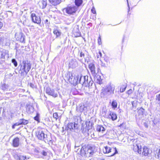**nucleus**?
I'll list each match as a JSON object with an SVG mask.
<instances>
[{"label":"nucleus","mask_w":160,"mask_h":160,"mask_svg":"<svg viewBox=\"0 0 160 160\" xmlns=\"http://www.w3.org/2000/svg\"><path fill=\"white\" fill-rule=\"evenodd\" d=\"M99 55L100 57H102V54L101 52H100V51L99 52ZM98 58H99V55H98Z\"/></svg>","instance_id":"nucleus-54"},{"label":"nucleus","mask_w":160,"mask_h":160,"mask_svg":"<svg viewBox=\"0 0 160 160\" xmlns=\"http://www.w3.org/2000/svg\"><path fill=\"white\" fill-rule=\"evenodd\" d=\"M75 5L77 7L80 6L82 3V0H75Z\"/></svg>","instance_id":"nucleus-27"},{"label":"nucleus","mask_w":160,"mask_h":160,"mask_svg":"<svg viewBox=\"0 0 160 160\" xmlns=\"http://www.w3.org/2000/svg\"><path fill=\"white\" fill-rule=\"evenodd\" d=\"M12 62L13 64V65H14V66L15 67H16L17 66L18 63H17V62L16 60L15 59H12Z\"/></svg>","instance_id":"nucleus-34"},{"label":"nucleus","mask_w":160,"mask_h":160,"mask_svg":"<svg viewBox=\"0 0 160 160\" xmlns=\"http://www.w3.org/2000/svg\"><path fill=\"white\" fill-rule=\"evenodd\" d=\"M29 158H28V159H29Z\"/></svg>","instance_id":"nucleus-64"},{"label":"nucleus","mask_w":160,"mask_h":160,"mask_svg":"<svg viewBox=\"0 0 160 160\" xmlns=\"http://www.w3.org/2000/svg\"><path fill=\"white\" fill-rule=\"evenodd\" d=\"M148 149L146 147H144L143 148V151L142 152V154L145 156H148Z\"/></svg>","instance_id":"nucleus-25"},{"label":"nucleus","mask_w":160,"mask_h":160,"mask_svg":"<svg viewBox=\"0 0 160 160\" xmlns=\"http://www.w3.org/2000/svg\"><path fill=\"white\" fill-rule=\"evenodd\" d=\"M39 114L38 113H37L36 116L34 117V120L38 122H39Z\"/></svg>","instance_id":"nucleus-33"},{"label":"nucleus","mask_w":160,"mask_h":160,"mask_svg":"<svg viewBox=\"0 0 160 160\" xmlns=\"http://www.w3.org/2000/svg\"><path fill=\"white\" fill-rule=\"evenodd\" d=\"M73 78L72 75V74H71L70 75V74L69 75V78H68V79L71 78Z\"/></svg>","instance_id":"nucleus-52"},{"label":"nucleus","mask_w":160,"mask_h":160,"mask_svg":"<svg viewBox=\"0 0 160 160\" xmlns=\"http://www.w3.org/2000/svg\"><path fill=\"white\" fill-rule=\"evenodd\" d=\"M145 110L142 108H140L138 111V116L139 118H142L144 116V113Z\"/></svg>","instance_id":"nucleus-16"},{"label":"nucleus","mask_w":160,"mask_h":160,"mask_svg":"<svg viewBox=\"0 0 160 160\" xmlns=\"http://www.w3.org/2000/svg\"><path fill=\"white\" fill-rule=\"evenodd\" d=\"M132 107H135L136 106V102L135 101L132 102Z\"/></svg>","instance_id":"nucleus-46"},{"label":"nucleus","mask_w":160,"mask_h":160,"mask_svg":"<svg viewBox=\"0 0 160 160\" xmlns=\"http://www.w3.org/2000/svg\"><path fill=\"white\" fill-rule=\"evenodd\" d=\"M32 21L37 24L41 23V20L40 17L37 15H36L35 13H32L31 14V16Z\"/></svg>","instance_id":"nucleus-9"},{"label":"nucleus","mask_w":160,"mask_h":160,"mask_svg":"<svg viewBox=\"0 0 160 160\" xmlns=\"http://www.w3.org/2000/svg\"><path fill=\"white\" fill-rule=\"evenodd\" d=\"M19 125V124L18 122L16 123H15V124H14L13 125H12V128L13 129H14V128H15V127L16 126H18Z\"/></svg>","instance_id":"nucleus-43"},{"label":"nucleus","mask_w":160,"mask_h":160,"mask_svg":"<svg viewBox=\"0 0 160 160\" xmlns=\"http://www.w3.org/2000/svg\"><path fill=\"white\" fill-rule=\"evenodd\" d=\"M31 64L30 62L27 60H23L22 62L19 65L20 69L19 72L22 75H27L31 68Z\"/></svg>","instance_id":"nucleus-1"},{"label":"nucleus","mask_w":160,"mask_h":160,"mask_svg":"<svg viewBox=\"0 0 160 160\" xmlns=\"http://www.w3.org/2000/svg\"><path fill=\"white\" fill-rule=\"evenodd\" d=\"M111 105L112 108H116L117 106V103L116 102L115 100L112 101Z\"/></svg>","instance_id":"nucleus-30"},{"label":"nucleus","mask_w":160,"mask_h":160,"mask_svg":"<svg viewBox=\"0 0 160 160\" xmlns=\"http://www.w3.org/2000/svg\"><path fill=\"white\" fill-rule=\"evenodd\" d=\"M91 11L93 13V14H95L96 13V11L95 10V9L93 7L92 8V9L91 10Z\"/></svg>","instance_id":"nucleus-44"},{"label":"nucleus","mask_w":160,"mask_h":160,"mask_svg":"<svg viewBox=\"0 0 160 160\" xmlns=\"http://www.w3.org/2000/svg\"><path fill=\"white\" fill-rule=\"evenodd\" d=\"M78 65V62L75 59H72L69 63V67L72 68H75Z\"/></svg>","instance_id":"nucleus-13"},{"label":"nucleus","mask_w":160,"mask_h":160,"mask_svg":"<svg viewBox=\"0 0 160 160\" xmlns=\"http://www.w3.org/2000/svg\"><path fill=\"white\" fill-rule=\"evenodd\" d=\"M98 43L99 45H100L102 44L100 36H99V37L98 39Z\"/></svg>","instance_id":"nucleus-41"},{"label":"nucleus","mask_w":160,"mask_h":160,"mask_svg":"<svg viewBox=\"0 0 160 160\" xmlns=\"http://www.w3.org/2000/svg\"><path fill=\"white\" fill-rule=\"evenodd\" d=\"M19 145V139L18 138H15L13 140L12 145L15 147H18Z\"/></svg>","instance_id":"nucleus-17"},{"label":"nucleus","mask_w":160,"mask_h":160,"mask_svg":"<svg viewBox=\"0 0 160 160\" xmlns=\"http://www.w3.org/2000/svg\"><path fill=\"white\" fill-rule=\"evenodd\" d=\"M101 65L102 66L104 67H106V65L105 64H103V63H102Z\"/></svg>","instance_id":"nucleus-56"},{"label":"nucleus","mask_w":160,"mask_h":160,"mask_svg":"<svg viewBox=\"0 0 160 160\" xmlns=\"http://www.w3.org/2000/svg\"><path fill=\"white\" fill-rule=\"evenodd\" d=\"M114 148L115 149V151L111 150V151L110 152L112 153L110 156L112 157L115 154L117 153H118V152L116 148Z\"/></svg>","instance_id":"nucleus-26"},{"label":"nucleus","mask_w":160,"mask_h":160,"mask_svg":"<svg viewBox=\"0 0 160 160\" xmlns=\"http://www.w3.org/2000/svg\"><path fill=\"white\" fill-rule=\"evenodd\" d=\"M74 35L75 37H77L79 36L80 35V33L78 32V33H76V34L75 33Z\"/></svg>","instance_id":"nucleus-51"},{"label":"nucleus","mask_w":160,"mask_h":160,"mask_svg":"<svg viewBox=\"0 0 160 160\" xmlns=\"http://www.w3.org/2000/svg\"><path fill=\"white\" fill-rule=\"evenodd\" d=\"M85 108L84 105L83 103H81L77 107V110L78 111L82 112L83 111Z\"/></svg>","instance_id":"nucleus-21"},{"label":"nucleus","mask_w":160,"mask_h":160,"mask_svg":"<svg viewBox=\"0 0 160 160\" xmlns=\"http://www.w3.org/2000/svg\"><path fill=\"white\" fill-rule=\"evenodd\" d=\"M144 126L146 128H148V124L146 123H144Z\"/></svg>","instance_id":"nucleus-53"},{"label":"nucleus","mask_w":160,"mask_h":160,"mask_svg":"<svg viewBox=\"0 0 160 160\" xmlns=\"http://www.w3.org/2000/svg\"><path fill=\"white\" fill-rule=\"evenodd\" d=\"M126 89V87L124 88V87L123 88H121L120 89V92H124Z\"/></svg>","instance_id":"nucleus-42"},{"label":"nucleus","mask_w":160,"mask_h":160,"mask_svg":"<svg viewBox=\"0 0 160 160\" xmlns=\"http://www.w3.org/2000/svg\"><path fill=\"white\" fill-rule=\"evenodd\" d=\"M114 89V86L113 84H110L107 86L103 93L105 95L108 96L113 93Z\"/></svg>","instance_id":"nucleus-6"},{"label":"nucleus","mask_w":160,"mask_h":160,"mask_svg":"<svg viewBox=\"0 0 160 160\" xmlns=\"http://www.w3.org/2000/svg\"><path fill=\"white\" fill-rule=\"evenodd\" d=\"M156 153H155V156L156 158L160 159V149L156 150Z\"/></svg>","instance_id":"nucleus-28"},{"label":"nucleus","mask_w":160,"mask_h":160,"mask_svg":"<svg viewBox=\"0 0 160 160\" xmlns=\"http://www.w3.org/2000/svg\"><path fill=\"white\" fill-rule=\"evenodd\" d=\"M77 8L75 6H68L63 9V11L69 14H72L77 10Z\"/></svg>","instance_id":"nucleus-7"},{"label":"nucleus","mask_w":160,"mask_h":160,"mask_svg":"<svg viewBox=\"0 0 160 160\" xmlns=\"http://www.w3.org/2000/svg\"><path fill=\"white\" fill-rule=\"evenodd\" d=\"M19 36H20V38H22V35L21 34H19Z\"/></svg>","instance_id":"nucleus-57"},{"label":"nucleus","mask_w":160,"mask_h":160,"mask_svg":"<svg viewBox=\"0 0 160 160\" xmlns=\"http://www.w3.org/2000/svg\"><path fill=\"white\" fill-rule=\"evenodd\" d=\"M115 149L114 148H111L109 147L105 146L103 148V151L104 153H108L111 150L115 151Z\"/></svg>","instance_id":"nucleus-18"},{"label":"nucleus","mask_w":160,"mask_h":160,"mask_svg":"<svg viewBox=\"0 0 160 160\" xmlns=\"http://www.w3.org/2000/svg\"><path fill=\"white\" fill-rule=\"evenodd\" d=\"M68 127L70 130L75 129L78 128V124L75 122L70 123L68 124Z\"/></svg>","instance_id":"nucleus-14"},{"label":"nucleus","mask_w":160,"mask_h":160,"mask_svg":"<svg viewBox=\"0 0 160 160\" xmlns=\"http://www.w3.org/2000/svg\"><path fill=\"white\" fill-rule=\"evenodd\" d=\"M35 153L37 154L39 156V154L40 151H38L37 149H35Z\"/></svg>","instance_id":"nucleus-47"},{"label":"nucleus","mask_w":160,"mask_h":160,"mask_svg":"<svg viewBox=\"0 0 160 160\" xmlns=\"http://www.w3.org/2000/svg\"><path fill=\"white\" fill-rule=\"evenodd\" d=\"M156 99L158 100L159 101H160V94L157 96Z\"/></svg>","instance_id":"nucleus-50"},{"label":"nucleus","mask_w":160,"mask_h":160,"mask_svg":"<svg viewBox=\"0 0 160 160\" xmlns=\"http://www.w3.org/2000/svg\"><path fill=\"white\" fill-rule=\"evenodd\" d=\"M27 111L28 113H31L34 112V108L32 106H29L27 108Z\"/></svg>","instance_id":"nucleus-23"},{"label":"nucleus","mask_w":160,"mask_h":160,"mask_svg":"<svg viewBox=\"0 0 160 160\" xmlns=\"http://www.w3.org/2000/svg\"><path fill=\"white\" fill-rule=\"evenodd\" d=\"M95 148L88 146H83L81 149V155L82 157H89L92 156L95 152Z\"/></svg>","instance_id":"nucleus-3"},{"label":"nucleus","mask_w":160,"mask_h":160,"mask_svg":"<svg viewBox=\"0 0 160 160\" xmlns=\"http://www.w3.org/2000/svg\"><path fill=\"white\" fill-rule=\"evenodd\" d=\"M53 117L54 118H56V119H57L58 118V113L56 112L54 113L53 114Z\"/></svg>","instance_id":"nucleus-40"},{"label":"nucleus","mask_w":160,"mask_h":160,"mask_svg":"<svg viewBox=\"0 0 160 160\" xmlns=\"http://www.w3.org/2000/svg\"><path fill=\"white\" fill-rule=\"evenodd\" d=\"M46 22H48V20L47 19V20H46Z\"/></svg>","instance_id":"nucleus-61"},{"label":"nucleus","mask_w":160,"mask_h":160,"mask_svg":"<svg viewBox=\"0 0 160 160\" xmlns=\"http://www.w3.org/2000/svg\"><path fill=\"white\" fill-rule=\"evenodd\" d=\"M42 8H45L47 5V0H42Z\"/></svg>","instance_id":"nucleus-29"},{"label":"nucleus","mask_w":160,"mask_h":160,"mask_svg":"<svg viewBox=\"0 0 160 160\" xmlns=\"http://www.w3.org/2000/svg\"><path fill=\"white\" fill-rule=\"evenodd\" d=\"M86 51H81L80 52V57L81 58H84L85 57V54L86 52Z\"/></svg>","instance_id":"nucleus-35"},{"label":"nucleus","mask_w":160,"mask_h":160,"mask_svg":"<svg viewBox=\"0 0 160 160\" xmlns=\"http://www.w3.org/2000/svg\"><path fill=\"white\" fill-rule=\"evenodd\" d=\"M22 124L26 125L28 122V121L27 120H26L24 119L22 120Z\"/></svg>","instance_id":"nucleus-38"},{"label":"nucleus","mask_w":160,"mask_h":160,"mask_svg":"<svg viewBox=\"0 0 160 160\" xmlns=\"http://www.w3.org/2000/svg\"><path fill=\"white\" fill-rule=\"evenodd\" d=\"M96 130L99 132H102L104 133L105 131V128L101 125H98L96 127Z\"/></svg>","instance_id":"nucleus-15"},{"label":"nucleus","mask_w":160,"mask_h":160,"mask_svg":"<svg viewBox=\"0 0 160 160\" xmlns=\"http://www.w3.org/2000/svg\"><path fill=\"white\" fill-rule=\"evenodd\" d=\"M49 2L53 5L55 6L60 3V0H48Z\"/></svg>","instance_id":"nucleus-24"},{"label":"nucleus","mask_w":160,"mask_h":160,"mask_svg":"<svg viewBox=\"0 0 160 160\" xmlns=\"http://www.w3.org/2000/svg\"><path fill=\"white\" fill-rule=\"evenodd\" d=\"M29 85L30 87L32 88H34L35 87L34 85L33 84L31 83L29 84Z\"/></svg>","instance_id":"nucleus-49"},{"label":"nucleus","mask_w":160,"mask_h":160,"mask_svg":"<svg viewBox=\"0 0 160 160\" xmlns=\"http://www.w3.org/2000/svg\"><path fill=\"white\" fill-rule=\"evenodd\" d=\"M85 124L86 125L85 128H84V126H82V130L84 132H86L87 131L88 135H90L91 137L93 138L95 136L94 131H92V132L90 133V134L89 132V130L92 128V122H91L90 121H87L85 122Z\"/></svg>","instance_id":"nucleus-5"},{"label":"nucleus","mask_w":160,"mask_h":160,"mask_svg":"<svg viewBox=\"0 0 160 160\" xmlns=\"http://www.w3.org/2000/svg\"><path fill=\"white\" fill-rule=\"evenodd\" d=\"M78 147V146H76V145H75V148H76V147Z\"/></svg>","instance_id":"nucleus-60"},{"label":"nucleus","mask_w":160,"mask_h":160,"mask_svg":"<svg viewBox=\"0 0 160 160\" xmlns=\"http://www.w3.org/2000/svg\"><path fill=\"white\" fill-rule=\"evenodd\" d=\"M4 38L0 37V45H3V44Z\"/></svg>","instance_id":"nucleus-37"},{"label":"nucleus","mask_w":160,"mask_h":160,"mask_svg":"<svg viewBox=\"0 0 160 160\" xmlns=\"http://www.w3.org/2000/svg\"><path fill=\"white\" fill-rule=\"evenodd\" d=\"M79 61L82 62V63H83L82 59H80L79 60Z\"/></svg>","instance_id":"nucleus-58"},{"label":"nucleus","mask_w":160,"mask_h":160,"mask_svg":"<svg viewBox=\"0 0 160 160\" xmlns=\"http://www.w3.org/2000/svg\"><path fill=\"white\" fill-rule=\"evenodd\" d=\"M13 157H14V158L16 159H18L19 156H18V155L17 154H13Z\"/></svg>","instance_id":"nucleus-45"},{"label":"nucleus","mask_w":160,"mask_h":160,"mask_svg":"<svg viewBox=\"0 0 160 160\" xmlns=\"http://www.w3.org/2000/svg\"><path fill=\"white\" fill-rule=\"evenodd\" d=\"M88 68L92 76L94 77L96 76L97 74V72L95 70V65L93 63H90L89 64Z\"/></svg>","instance_id":"nucleus-10"},{"label":"nucleus","mask_w":160,"mask_h":160,"mask_svg":"<svg viewBox=\"0 0 160 160\" xmlns=\"http://www.w3.org/2000/svg\"><path fill=\"white\" fill-rule=\"evenodd\" d=\"M2 26H3L2 23V22H0V29H1V28L2 27Z\"/></svg>","instance_id":"nucleus-55"},{"label":"nucleus","mask_w":160,"mask_h":160,"mask_svg":"<svg viewBox=\"0 0 160 160\" xmlns=\"http://www.w3.org/2000/svg\"><path fill=\"white\" fill-rule=\"evenodd\" d=\"M27 158L26 156L20 155L19 156L18 159L19 160H25Z\"/></svg>","instance_id":"nucleus-31"},{"label":"nucleus","mask_w":160,"mask_h":160,"mask_svg":"<svg viewBox=\"0 0 160 160\" xmlns=\"http://www.w3.org/2000/svg\"><path fill=\"white\" fill-rule=\"evenodd\" d=\"M8 51L2 48L0 49V58L8 59Z\"/></svg>","instance_id":"nucleus-8"},{"label":"nucleus","mask_w":160,"mask_h":160,"mask_svg":"<svg viewBox=\"0 0 160 160\" xmlns=\"http://www.w3.org/2000/svg\"><path fill=\"white\" fill-rule=\"evenodd\" d=\"M109 118H111L113 121L116 120L117 118V115L116 113L112 112L110 111L109 113Z\"/></svg>","instance_id":"nucleus-20"},{"label":"nucleus","mask_w":160,"mask_h":160,"mask_svg":"<svg viewBox=\"0 0 160 160\" xmlns=\"http://www.w3.org/2000/svg\"><path fill=\"white\" fill-rule=\"evenodd\" d=\"M130 90H128V92H130Z\"/></svg>","instance_id":"nucleus-63"},{"label":"nucleus","mask_w":160,"mask_h":160,"mask_svg":"<svg viewBox=\"0 0 160 160\" xmlns=\"http://www.w3.org/2000/svg\"><path fill=\"white\" fill-rule=\"evenodd\" d=\"M133 151L135 152H137L138 153L140 154L142 152L141 147L139 146L137 143H134L132 147Z\"/></svg>","instance_id":"nucleus-12"},{"label":"nucleus","mask_w":160,"mask_h":160,"mask_svg":"<svg viewBox=\"0 0 160 160\" xmlns=\"http://www.w3.org/2000/svg\"><path fill=\"white\" fill-rule=\"evenodd\" d=\"M17 35L16 34V37L17 36Z\"/></svg>","instance_id":"nucleus-62"},{"label":"nucleus","mask_w":160,"mask_h":160,"mask_svg":"<svg viewBox=\"0 0 160 160\" xmlns=\"http://www.w3.org/2000/svg\"><path fill=\"white\" fill-rule=\"evenodd\" d=\"M77 78L78 80V83L81 84L84 86L89 87L92 84V81H91V79H88V77L87 76H83L79 73L77 75Z\"/></svg>","instance_id":"nucleus-2"},{"label":"nucleus","mask_w":160,"mask_h":160,"mask_svg":"<svg viewBox=\"0 0 160 160\" xmlns=\"http://www.w3.org/2000/svg\"><path fill=\"white\" fill-rule=\"evenodd\" d=\"M47 155V152L44 150H42L40 151L39 154V158H43V157L46 156Z\"/></svg>","instance_id":"nucleus-22"},{"label":"nucleus","mask_w":160,"mask_h":160,"mask_svg":"<svg viewBox=\"0 0 160 160\" xmlns=\"http://www.w3.org/2000/svg\"><path fill=\"white\" fill-rule=\"evenodd\" d=\"M88 62V61H87L86 59H85V62Z\"/></svg>","instance_id":"nucleus-59"},{"label":"nucleus","mask_w":160,"mask_h":160,"mask_svg":"<svg viewBox=\"0 0 160 160\" xmlns=\"http://www.w3.org/2000/svg\"><path fill=\"white\" fill-rule=\"evenodd\" d=\"M8 86L7 85L5 84L2 86V88L3 90H5L8 88Z\"/></svg>","instance_id":"nucleus-36"},{"label":"nucleus","mask_w":160,"mask_h":160,"mask_svg":"<svg viewBox=\"0 0 160 160\" xmlns=\"http://www.w3.org/2000/svg\"><path fill=\"white\" fill-rule=\"evenodd\" d=\"M69 81L72 84L74 85H76L78 83V78H77V76L76 77H74L72 78H69Z\"/></svg>","instance_id":"nucleus-19"},{"label":"nucleus","mask_w":160,"mask_h":160,"mask_svg":"<svg viewBox=\"0 0 160 160\" xmlns=\"http://www.w3.org/2000/svg\"><path fill=\"white\" fill-rule=\"evenodd\" d=\"M36 135L38 139L43 140L45 142H49L51 141V138L45 133V132L40 130L36 132Z\"/></svg>","instance_id":"nucleus-4"},{"label":"nucleus","mask_w":160,"mask_h":160,"mask_svg":"<svg viewBox=\"0 0 160 160\" xmlns=\"http://www.w3.org/2000/svg\"><path fill=\"white\" fill-rule=\"evenodd\" d=\"M107 112V110L106 109H104L103 108L102 109V114H103V116H105L106 114V113Z\"/></svg>","instance_id":"nucleus-39"},{"label":"nucleus","mask_w":160,"mask_h":160,"mask_svg":"<svg viewBox=\"0 0 160 160\" xmlns=\"http://www.w3.org/2000/svg\"><path fill=\"white\" fill-rule=\"evenodd\" d=\"M22 120H23V119H21L18 122L19 125L22 124Z\"/></svg>","instance_id":"nucleus-48"},{"label":"nucleus","mask_w":160,"mask_h":160,"mask_svg":"<svg viewBox=\"0 0 160 160\" xmlns=\"http://www.w3.org/2000/svg\"><path fill=\"white\" fill-rule=\"evenodd\" d=\"M46 92L48 95L52 96L53 97L56 98L58 97V94L55 92L53 89H51L50 88L48 87L46 88Z\"/></svg>","instance_id":"nucleus-11"},{"label":"nucleus","mask_w":160,"mask_h":160,"mask_svg":"<svg viewBox=\"0 0 160 160\" xmlns=\"http://www.w3.org/2000/svg\"><path fill=\"white\" fill-rule=\"evenodd\" d=\"M54 33L56 35L57 37L59 36L60 35V32L57 30H55L53 31Z\"/></svg>","instance_id":"nucleus-32"}]
</instances>
